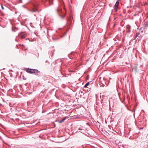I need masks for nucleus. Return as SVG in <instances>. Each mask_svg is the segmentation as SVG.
<instances>
[{"label":"nucleus","instance_id":"nucleus-9","mask_svg":"<svg viewBox=\"0 0 148 148\" xmlns=\"http://www.w3.org/2000/svg\"><path fill=\"white\" fill-rule=\"evenodd\" d=\"M62 10L61 8H58L57 10V12L59 13L61 12V13H62Z\"/></svg>","mask_w":148,"mask_h":148},{"label":"nucleus","instance_id":"nucleus-21","mask_svg":"<svg viewBox=\"0 0 148 148\" xmlns=\"http://www.w3.org/2000/svg\"><path fill=\"white\" fill-rule=\"evenodd\" d=\"M122 147H124L123 145L122 146Z\"/></svg>","mask_w":148,"mask_h":148},{"label":"nucleus","instance_id":"nucleus-13","mask_svg":"<svg viewBox=\"0 0 148 148\" xmlns=\"http://www.w3.org/2000/svg\"><path fill=\"white\" fill-rule=\"evenodd\" d=\"M131 32V29H127V30L126 31L127 33H130Z\"/></svg>","mask_w":148,"mask_h":148},{"label":"nucleus","instance_id":"nucleus-12","mask_svg":"<svg viewBox=\"0 0 148 148\" xmlns=\"http://www.w3.org/2000/svg\"><path fill=\"white\" fill-rule=\"evenodd\" d=\"M140 34V33L139 32H137L136 33V36L135 38H136L137 37H138V36H139Z\"/></svg>","mask_w":148,"mask_h":148},{"label":"nucleus","instance_id":"nucleus-11","mask_svg":"<svg viewBox=\"0 0 148 148\" xmlns=\"http://www.w3.org/2000/svg\"><path fill=\"white\" fill-rule=\"evenodd\" d=\"M90 84V82H88L86 83L85 85L84 86V88H86Z\"/></svg>","mask_w":148,"mask_h":148},{"label":"nucleus","instance_id":"nucleus-1","mask_svg":"<svg viewBox=\"0 0 148 148\" xmlns=\"http://www.w3.org/2000/svg\"><path fill=\"white\" fill-rule=\"evenodd\" d=\"M38 3H35L33 4V9L31 10L32 12H35L37 11V8L38 6Z\"/></svg>","mask_w":148,"mask_h":148},{"label":"nucleus","instance_id":"nucleus-20","mask_svg":"<svg viewBox=\"0 0 148 148\" xmlns=\"http://www.w3.org/2000/svg\"><path fill=\"white\" fill-rule=\"evenodd\" d=\"M23 79H26L25 78H23Z\"/></svg>","mask_w":148,"mask_h":148},{"label":"nucleus","instance_id":"nucleus-10","mask_svg":"<svg viewBox=\"0 0 148 148\" xmlns=\"http://www.w3.org/2000/svg\"><path fill=\"white\" fill-rule=\"evenodd\" d=\"M126 27L127 29H130L131 27L130 25H127Z\"/></svg>","mask_w":148,"mask_h":148},{"label":"nucleus","instance_id":"nucleus-2","mask_svg":"<svg viewBox=\"0 0 148 148\" xmlns=\"http://www.w3.org/2000/svg\"><path fill=\"white\" fill-rule=\"evenodd\" d=\"M148 27V23L147 22H145L143 25L142 28L140 29H143L144 30H146Z\"/></svg>","mask_w":148,"mask_h":148},{"label":"nucleus","instance_id":"nucleus-16","mask_svg":"<svg viewBox=\"0 0 148 148\" xmlns=\"http://www.w3.org/2000/svg\"><path fill=\"white\" fill-rule=\"evenodd\" d=\"M79 130H83V129H81V128H79Z\"/></svg>","mask_w":148,"mask_h":148},{"label":"nucleus","instance_id":"nucleus-14","mask_svg":"<svg viewBox=\"0 0 148 148\" xmlns=\"http://www.w3.org/2000/svg\"><path fill=\"white\" fill-rule=\"evenodd\" d=\"M60 16H61V18H63L65 16V14H63V15L62 16H61L60 15Z\"/></svg>","mask_w":148,"mask_h":148},{"label":"nucleus","instance_id":"nucleus-3","mask_svg":"<svg viewBox=\"0 0 148 148\" xmlns=\"http://www.w3.org/2000/svg\"><path fill=\"white\" fill-rule=\"evenodd\" d=\"M119 3V0H118L114 6V9L116 12H117V9Z\"/></svg>","mask_w":148,"mask_h":148},{"label":"nucleus","instance_id":"nucleus-18","mask_svg":"<svg viewBox=\"0 0 148 148\" xmlns=\"http://www.w3.org/2000/svg\"><path fill=\"white\" fill-rule=\"evenodd\" d=\"M47 62V60L46 61H45V62Z\"/></svg>","mask_w":148,"mask_h":148},{"label":"nucleus","instance_id":"nucleus-8","mask_svg":"<svg viewBox=\"0 0 148 148\" xmlns=\"http://www.w3.org/2000/svg\"><path fill=\"white\" fill-rule=\"evenodd\" d=\"M66 119V117H64L61 120L59 121V123H61L62 122H64L65 120Z\"/></svg>","mask_w":148,"mask_h":148},{"label":"nucleus","instance_id":"nucleus-22","mask_svg":"<svg viewBox=\"0 0 148 148\" xmlns=\"http://www.w3.org/2000/svg\"><path fill=\"white\" fill-rule=\"evenodd\" d=\"M135 112V111H132V112Z\"/></svg>","mask_w":148,"mask_h":148},{"label":"nucleus","instance_id":"nucleus-15","mask_svg":"<svg viewBox=\"0 0 148 148\" xmlns=\"http://www.w3.org/2000/svg\"><path fill=\"white\" fill-rule=\"evenodd\" d=\"M1 8H2V10H3L4 9V7H3V6H2V5L1 6Z\"/></svg>","mask_w":148,"mask_h":148},{"label":"nucleus","instance_id":"nucleus-4","mask_svg":"<svg viewBox=\"0 0 148 148\" xmlns=\"http://www.w3.org/2000/svg\"><path fill=\"white\" fill-rule=\"evenodd\" d=\"M23 32H21L18 35L19 37H20L21 39L24 38L27 36L26 34H23Z\"/></svg>","mask_w":148,"mask_h":148},{"label":"nucleus","instance_id":"nucleus-6","mask_svg":"<svg viewBox=\"0 0 148 148\" xmlns=\"http://www.w3.org/2000/svg\"><path fill=\"white\" fill-rule=\"evenodd\" d=\"M33 71V74H34L36 75H38L40 73V72L38 71L37 69H34Z\"/></svg>","mask_w":148,"mask_h":148},{"label":"nucleus","instance_id":"nucleus-17","mask_svg":"<svg viewBox=\"0 0 148 148\" xmlns=\"http://www.w3.org/2000/svg\"><path fill=\"white\" fill-rule=\"evenodd\" d=\"M20 1H21V2H22V0H20Z\"/></svg>","mask_w":148,"mask_h":148},{"label":"nucleus","instance_id":"nucleus-7","mask_svg":"<svg viewBox=\"0 0 148 148\" xmlns=\"http://www.w3.org/2000/svg\"><path fill=\"white\" fill-rule=\"evenodd\" d=\"M42 1L44 2L45 1H48L50 5L53 4V0H42Z\"/></svg>","mask_w":148,"mask_h":148},{"label":"nucleus","instance_id":"nucleus-5","mask_svg":"<svg viewBox=\"0 0 148 148\" xmlns=\"http://www.w3.org/2000/svg\"><path fill=\"white\" fill-rule=\"evenodd\" d=\"M34 69H31L28 68L26 70V72L28 73L31 74H33Z\"/></svg>","mask_w":148,"mask_h":148},{"label":"nucleus","instance_id":"nucleus-19","mask_svg":"<svg viewBox=\"0 0 148 148\" xmlns=\"http://www.w3.org/2000/svg\"><path fill=\"white\" fill-rule=\"evenodd\" d=\"M23 79H26L25 78H23Z\"/></svg>","mask_w":148,"mask_h":148}]
</instances>
